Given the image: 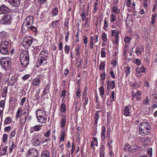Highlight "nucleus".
<instances>
[{
  "instance_id": "f257e3e1",
  "label": "nucleus",
  "mask_w": 157,
  "mask_h": 157,
  "mask_svg": "<svg viewBox=\"0 0 157 157\" xmlns=\"http://www.w3.org/2000/svg\"><path fill=\"white\" fill-rule=\"evenodd\" d=\"M140 133L143 136L147 135L150 132L151 126L149 123L143 122L141 123L139 125Z\"/></svg>"
},
{
  "instance_id": "f03ea898",
  "label": "nucleus",
  "mask_w": 157,
  "mask_h": 157,
  "mask_svg": "<svg viewBox=\"0 0 157 157\" xmlns=\"http://www.w3.org/2000/svg\"><path fill=\"white\" fill-rule=\"evenodd\" d=\"M20 59L21 64L24 67H26L29 63V57L28 53L27 51L22 52L21 54Z\"/></svg>"
},
{
  "instance_id": "7ed1b4c3",
  "label": "nucleus",
  "mask_w": 157,
  "mask_h": 157,
  "mask_svg": "<svg viewBox=\"0 0 157 157\" xmlns=\"http://www.w3.org/2000/svg\"><path fill=\"white\" fill-rule=\"evenodd\" d=\"M33 18L32 16L28 17L26 19L21 28V30L23 33H25L30 28V22L33 21Z\"/></svg>"
},
{
  "instance_id": "20e7f679",
  "label": "nucleus",
  "mask_w": 157,
  "mask_h": 157,
  "mask_svg": "<svg viewBox=\"0 0 157 157\" xmlns=\"http://www.w3.org/2000/svg\"><path fill=\"white\" fill-rule=\"evenodd\" d=\"M0 63L2 67L6 69H8L10 68L11 64V61L9 58H2L1 60Z\"/></svg>"
},
{
  "instance_id": "39448f33",
  "label": "nucleus",
  "mask_w": 157,
  "mask_h": 157,
  "mask_svg": "<svg viewBox=\"0 0 157 157\" xmlns=\"http://www.w3.org/2000/svg\"><path fill=\"white\" fill-rule=\"evenodd\" d=\"M26 157H38V151L34 148L29 150L27 153Z\"/></svg>"
},
{
  "instance_id": "423d86ee",
  "label": "nucleus",
  "mask_w": 157,
  "mask_h": 157,
  "mask_svg": "<svg viewBox=\"0 0 157 157\" xmlns=\"http://www.w3.org/2000/svg\"><path fill=\"white\" fill-rule=\"evenodd\" d=\"M10 11V9L5 5L0 6V14H6Z\"/></svg>"
},
{
  "instance_id": "0eeeda50",
  "label": "nucleus",
  "mask_w": 157,
  "mask_h": 157,
  "mask_svg": "<svg viewBox=\"0 0 157 157\" xmlns=\"http://www.w3.org/2000/svg\"><path fill=\"white\" fill-rule=\"evenodd\" d=\"M11 19V16L10 15L6 14L4 15L1 19V22L5 24V23H7L10 21Z\"/></svg>"
},
{
  "instance_id": "6e6552de",
  "label": "nucleus",
  "mask_w": 157,
  "mask_h": 157,
  "mask_svg": "<svg viewBox=\"0 0 157 157\" xmlns=\"http://www.w3.org/2000/svg\"><path fill=\"white\" fill-rule=\"evenodd\" d=\"M48 59V56L47 53H45L41 56L40 59L39 60L40 63L41 64L44 63V64L47 63V60Z\"/></svg>"
},
{
  "instance_id": "1a4fd4ad",
  "label": "nucleus",
  "mask_w": 157,
  "mask_h": 157,
  "mask_svg": "<svg viewBox=\"0 0 157 157\" xmlns=\"http://www.w3.org/2000/svg\"><path fill=\"white\" fill-rule=\"evenodd\" d=\"M125 146H127V147H128V151L129 152H134L138 148V146L136 144L130 146L128 144H125Z\"/></svg>"
},
{
  "instance_id": "9d476101",
  "label": "nucleus",
  "mask_w": 157,
  "mask_h": 157,
  "mask_svg": "<svg viewBox=\"0 0 157 157\" xmlns=\"http://www.w3.org/2000/svg\"><path fill=\"white\" fill-rule=\"evenodd\" d=\"M38 121L40 123H44L46 121L47 116L46 115H39L36 116Z\"/></svg>"
},
{
  "instance_id": "9b49d317",
  "label": "nucleus",
  "mask_w": 157,
  "mask_h": 157,
  "mask_svg": "<svg viewBox=\"0 0 157 157\" xmlns=\"http://www.w3.org/2000/svg\"><path fill=\"white\" fill-rule=\"evenodd\" d=\"M105 128V126H103L102 127V131L101 133V141L102 142H104V144L105 143V133L106 130Z\"/></svg>"
},
{
  "instance_id": "f8f14e48",
  "label": "nucleus",
  "mask_w": 157,
  "mask_h": 157,
  "mask_svg": "<svg viewBox=\"0 0 157 157\" xmlns=\"http://www.w3.org/2000/svg\"><path fill=\"white\" fill-rule=\"evenodd\" d=\"M20 0H9V2L10 4L14 7H17L20 4Z\"/></svg>"
},
{
  "instance_id": "ddd939ff",
  "label": "nucleus",
  "mask_w": 157,
  "mask_h": 157,
  "mask_svg": "<svg viewBox=\"0 0 157 157\" xmlns=\"http://www.w3.org/2000/svg\"><path fill=\"white\" fill-rule=\"evenodd\" d=\"M115 86V81H113L110 82L109 81H107V89L109 90L110 89H113Z\"/></svg>"
},
{
  "instance_id": "4468645a",
  "label": "nucleus",
  "mask_w": 157,
  "mask_h": 157,
  "mask_svg": "<svg viewBox=\"0 0 157 157\" xmlns=\"http://www.w3.org/2000/svg\"><path fill=\"white\" fill-rule=\"evenodd\" d=\"M144 70H142L139 67H137L136 69V76L140 77H141L142 75V72H145L146 69L144 68Z\"/></svg>"
},
{
  "instance_id": "2eb2a0df",
  "label": "nucleus",
  "mask_w": 157,
  "mask_h": 157,
  "mask_svg": "<svg viewBox=\"0 0 157 157\" xmlns=\"http://www.w3.org/2000/svg\"><path fill=\"white\" fill-rule=\"evenodd\" d=\"M0 52L3 55H8L10 52L9 48H7L0 47Z\"/></svg>"
},
{
  "instance_id": "dca6fc26",
  "label": "nucleus",
  "mask_w": 157,
  "mask_h": 157,
  "mask_svg": "<svg viewBox=\"0 0 157 157\" xmlns=\"http://www.w3.org/2000/svg\"><path fill=\"white\" fill-rule=\"evenodd\" d=\"M33 38L30 36H29L27 39L24 41V43H25V44L27 45L28 46H30L32 43Z\"/></svg>"
},
{
  "instance_id": "f3484780",
  "label": "nucleus",
  "mask_w": 157,
  "mask_h": 157,
  "mask_svg": "<svg viewBox=\"0 0 157 157\" xmlns=\"http://www.w3.org/2000/svg\"><path fill=\"white\" fill-rule=\"evenodd\" d=\"M9 43L6 41H4L1 42L0 44V47H2L7 48H9Z\"/></svg>"
},
{
  "instance_id": "a211bd4d",
  "label": "nucleus",
  "mask_w": 157,
  "mask_h": 157,
  "mask_svg": "<svg viewBox=\"0 0 157 157\" xmlns=\"http://www.w3.org/2000/svg\"><path fill=\"white\" fill-rule=\"evenodd\" d=\"M40 79L38 78H36L33 81L32 85L35 86H37L40 84Z\"/></svg>"
},
{
  "instance_id": "6ab92c4d",
  "label": "nucleus",
  "mask_w": 157,
  "mask_h": 157,
  "mask_svg": "<svg viewBox=\"0 0 157 157\" xmlns=\"http://www.w3.org/2000/svg\"><path fill=\"white\" fill-rule=\"evenodd\" d=\"M32 140H34V142L33 143V146H38L40 145V142L39 141V139H36L34 140V138H33L32 139Z\"/></svg>"
},
{
  "instance_id": "aec40b11",
  "label": "nucleus",
  "mask_w": 157,
  "mask_h": 157,
  "mask_svg": "<svg viewBox=\"0 0 157 157\" xmlns=\"http://www.w3.org/2000/svg\"><path fill=\"white\" fill-rule=\"evenodd\" d=\"M123 114L127 116H129V109L128 106H126L124 107V110Z\"/></svg>"
},
{
  "instance_id": "412c9836",
  "label": "nucleus",
  "mask_w": 157,
  "mask_h": 157,
  "mask_svg": "<svg viewBox=\"0 0 157 157\" xmlns=\"http://www.w3.org/2000/svg\"><path fill=\"white\" fill-rule=\"evenodd\" d=\"M100 112V111H97V112L95 113V114L94 116V117L95 119V124L97 125V123H98V121L99 119V118L100 117L99 115V114L98 113V112Z\"/></svg>"
},
{
  "instance_id": "4be33fe9",
  "label": "nucleus",
  "mask_w": 157,
  "mask_h": 157,
  "mask_svg": "<svg viewBox=\"0 0 157 157\" xmlns=\"http://www.w3.org/2000/svg\"><path fill=\"white\" fill-rule=\"evenodd\" d=\"M58 14V8L55 7L53 9L52 12V16H55L57 15Z\"/></svg>"
},
{
  "instance_id": "5701e85b",
  "label": "nucleus",
  "mask_w": 157,
  "mask_h": 157,
  "mask_svg": "<svg viewBox=\"0 0 157 157\" xmlns=\"http://www.w3.org/2000/svg\"><path fill=\"white\" fill-rule=\"evenodd\" d=\"M49 152L47 151H44L41 154V157H49Z\"/></svg>"
},
{
  "instance_id": "b1692460",
  "label": "nucleus",
  "mask_w": 157,
  "mask_h": 157,
  "mask_svg": "<svg viewBox=\"0 0 157 157\" xmlns=\"http://www.w3.org/2000/svg\"><path fill=\"white\" fill-rule=\"evenodd\" d=\"M50 88V86L48 84L46 86V87L44 88V92H43V94L44 95H46L49 92V89Z\"/></svg>"
},
{
  "instance_id": "393cba45",
  "label": "nucleus",
  "mask_w": 157,
  "mask_h": 157,
  "mask_svg": "<svg viewBox=\"0 0 157 157\" xmlns=\"http://www.w3.org/2000/svg\"><path fill=\"white\" fill-rule=\"evenodd\" d=\"M36 116L39 115H42V114L43 115H46V113L44 111L38 110L36 111Z\"/></svg>"
},
{
  "instance_id": "a878e982",
  "label": "nucleus",
  "mask_w": 157,
  "mask_h": 157,
  "mask_svg": "<svg viewBox=\"0 0 157 157\" xmlns=\"http://www.w3.org/2000/svg\"><path fill=\"white\" fill-rule=\"evenodd\" d=\"M157 17V15L155 14H153L152 15V17L151 18V23L152 24L154 25V24L155 22V21L156 19V18Z\"/></svg>"
},
{
  "instance_id": "bb28decb",
  "label": "nucleus",
  "mask_w": 157,
  "mask_h": 157,
  "mask_svg": "<svg viewBox=\"0 0 157 157\" xmlns=\"http://www.w3.org/2000/svg\"><path fill=\"white\" fill-rule=\"evenodd\" d=\"M11 121L12 120L11 117H8L5 119L4 122V124H9L10 123Z\"/></svg>"
},
{
  "instance_id": "cd10ccee",
  "label": "nucleus",
  "mask_w": 157,
  "mask_h": 157,
  "mask_svg": "<svg viewBox=\"0 0 157 157\" xmlns=\"http://www.w3.org/2000/svg\"><path fill=\"white\" fill-rule=\"evenodd\" d=\"M144 104L148 105L150 103V100L148 97H146L144 99L143 102Z\"/></svg>"
},
{
  "instance_id": "c85d7f7f",
  "label": "nucleus",
  "mask_w": 157,
  "mask_h": 157,
  "mask_svg": "<svg viewBox=\"0 0 157 157\" xmlns=\"http://www.w3.org/2000/svg\"><path fill=\"white\" fill-rule=\"evenodd\" d=\"M42 126L41 125H36L33 127V128L35 131L38 132L41 129Z\"/></svg>"
},
{
  "instance_id": "c756f323",
  "label": "nucleus",
  "mask_w": 157,
  "mask_h": 157,
  "mask_svg": "<svg viewBox=\"0 0 157 157\" xmlns=\"http://www.w3.org/2000/svg\"><path fill=\"white\" fill-rule=\"evenodd\" d=\"M66 105L64 103H62L60 106V109L63 112H65L66 111Z\"/></svg>"
},
{
  "instance_id": "7c9ffc66",
  "label": "nucleus",
  "mask_w": 157,
  "mask_h": 157,
  "mask_svg": "<svg viewBox=\"0 0 157 157\" xmlns=\"http://www.w3.org/2000/svg\"><path fill=\"white\" fill-rule=\"evenodd\" d=\"M16 147V145L14 142H13L12 143V145L10 147V153H11L13 152V149Z\"/></svg>"
},
{
  "instance_id": "2f4dec72",
  "label": "nucleus",
  "mask_w": 157,
  "mask_h": 157,
  "mask_svg": "<svg viewBox=\"0 0 157 157\" xmlns=\"http://www.w3.org/2000/svg\"><path fill=\"white\" fill-rule=\"evenodd\" d=\"M59 22V20H57L56 21H53L52 23V28H56L57 26V24H58Z\"/></svg>"
},
{
  "instance_id": "473e14b6",
  "label": "nucleus",
  "mask_w": 157,
  "mask_h": 157,
  "mask_svg": "<svg viewBox=\"0 0 157 157\" xmlns=\"http://www.w3.org/2000/svg\"><path fill=\"white\" fill-rule=\"evenodd\" d=\"M100 94L101 97H102V95L104 94L105 89L104 87L102 86H101L99 88Z\"/></svg>"
},
{
  "instance_id": "72a5a7b5",
  "label": "nucleus",
  "mask_w": 157,
  "mask_h": 157,
  "mask_svg": "<svg viewBox=\"0 0 157 157\" xmlns=\"http://www.w3.org/2000/svg\"><path fill=\"white\" fill-rule=\"evenodd\" d=\"M70 46L66 45L64 47V51L65 53L68 54L70 51Z\"/></svg>"
},
{
  "instance_id": "f704fd0d",
  "label": "nucleus",
  "mask_w": 157,
  "mask_h": 157,
  "mask_svg": "<svg viewBox=\"0 0 157 157\" xmlns=\"http://www.w3.org/2000/svg\"><path fill=\"white\" fill-rule=\"evenodd\" d=\"M131 67L129 66H128L125 69V72L126 73V76H128L130 72V69Z\"/></svg>"
},
{
  "instance_id": "c9c22d12",
  "label": "nucleus",
  "mask_w": 157,
  "mask_h": 157,
  "mask_svg": "<svg viewBox=\"0 0 157 157\" xmlns=\"http://www.w3.org/2000/svg\"><path fill=\"white\" fill-rule=\"evenodd\" d=\"M8 139V135L6 134H4L3 135L2 140L4 143L7 142Z\"/></svg>"
},
{
  "instance_id": "e433bc0d",
  "label": "nucleus",
  "mask_w": 157,
  "mask_h": 157,
  "mask_svg": "<svg viewBox=\"0 0 157 157\" xmlns=\"http://www.w3.org/2000/svg\"><path fill=\"white\" fill-rule=\"evenodd\" d=\"M5 100H1L0 101V107L3 109L5 107Z\"/></svg>"
},
{
  "instance_id": "4c0bfd02",
  "label": "nucleus",
  "mask_w": 157,
  "mask_h": 157,
  "mask_svg": "<svg viewBox=\"0 0 157 157\" xmlns=\"http://www.w3.org/2000/svg\"><path fill=\"white\" fill-rule=\"evenodd\" d=\"M66 123V121L65 119H63L61 121V128H63L64 127Z\"/></svg>"
},
{
  "instance_id": "58836bf2",
  "label": "nucleus",
  "mask_w": 157,
  "mask_h": 157,
  "mask_svg": "<svg viewBox=\"0 0 157 157\" xmlns=\"http://www.w3.org/2000/svg\"><path fill=\"white\" fill-rule=\"evenodd\" d=\"M113 11L114 13L118 14L120 12V10H118L116 6H114L113 7Z\"/></svg>"
},
{
  "instance_id": "ea45409f",
  "label": "nucleus",
  "mask_w": 157,
  "mask_h": 157,
  "mask_svg": "<svg viewBox=\"0 0 157 157\" xmlns=\"http://www.w3.org/2000/svg\"><path fill=\"white\" fill-rule=\"evenodd\" d=\"M105 62H102L101 63L99 66L100 70H102L104 69L105 66Z\"/></svg>"
},
{
  "instance_id": "a19ab883",
  "label": "nucleus",
  "mask_w": 157,
  "mask_h": 157,
  "mask_svg": "<svg viewBox=\"0 0 157 157\" xmlns=\"http://www.w3.org/2000/svg\"><path fill=\"white\" fill-rule=\"evenodd\" d=\"M118 35L119 33L118 31H117L116 33V36H115V40L114 41V43L117 44L118 43Z\"/></svg>"
},
{
  "instance_id": "79ce46f5",
  "label": "nucleus",
  "mask_w": 157,
  "mask_h": 157,
  "mask_svg": "<svg viewBox=\"0 0 157 157\" xmlns=\"http://www.w3.org/2000/svg\"><path fill=\"white\" fill-rule=\"evenodd\" d=\"M27 118V117H25V119H24L23 118H22L21 119L20 121V122L21 125H23L24 124L25 121L26 120Z\"/></svg>"
},
{
  "instance_id": "37998d69",
  "label": "nucleus",
  "mask_w": 157,
  "mask_h": 157,
  "mask_svg": "<svg viewBox=\"0 0 157 157\" xmlns=\"http://www.w3.org/2000/svg\"><path fill=\"white\" fill-rule=\"evenodd\" d=\"M105 49V48H102L101 49V56L102 58H104L105 57V53L106 52L105 51L103 50V49Z\"/></svg>"
},
{
  "instance_id": "c03bdc74",
  "label": "nucleus",
  "mask_w": 157,
  "mask_h": 157,
  "mask_svg": "<svg viewBox=\"0 0 157 157\" xmlns=\"http://www.w3.org/2000/svg\"><path fill=\"white\" fill-rule=\"evenodd\" d=\"M102 37L104 41L105 42L107 41V35L105 33H104L102 34Z\"/></svg>"
},
{
  "instance_id": "a18cd8bd",
  "label": "nucleus",
  "mask_w": 157,
  "mask_h": 157,
  "mask_svg": "<svg viewBox=\"0 0 157 157\" xmlns=\"http://www.w3.org/2000/svg\"><path fill=\"white\" fill-rule=\"evenodd\" d=\"M152 149L151 148H149L147 150V153L149 155V156H151L152 155Z\"/></svg>"
},
{
  "instance_id": "49530a36",
  "label": "nucleus",
  "mask_w": 157,
  "mask_h": 157,
  "mask_svg": "<svg viewBox=\"0 0 157 157\" xmlns=\"http://www.w3.org/2000/svg\"><path fill=\"white\" fill-rule=\"evenodd\" d=\"M112 95L110 97V99L111 100V101H114V98L115 97V93L114 91H112L111 92Z\"/></svg>"
},
{
  "instance_id": "de8ad7c7",
  "label": "nucleus",
  "mask_w": 157,
  "mask_h": 157,
  "mask_svg": "<svg viewBox=\"0 0 157 157\" xmlns=\"http://www.w3.org/2000/svg\"><path fill=\"white\" fill-rule=\"evenodd\" d=\"M133 61L134 63L137 65H139L140 63V60L138 59H134Z\"/></svg>"
},
{
  "instance_id": "09e8293b",
  "label": "nucleus",
  "mask_w": 157,
  "mask_h": 157,
  "mask_svg": "<svg viewBox=\"0 0 157 157\" xmlns=\"http://www.w3.org/2000/svg\"><path fill=\"white\" fill-rule=\"evenodd\" d=\"M15 134L16 132L14 130H13L12 131L10 135V138H11L13 137H14L15 136Z\"/></svg>"
},
{
  "instance_id": "8fccbe9b",
  "label": "nucleus",
  "mask_w": 157,
  "mask_h": 157,
  "mask_svg": "<svg viewBox=\"0 0 157 157\" xmlns=\"http://www.w3.org/2000/svg\"><path fill=\"white\" fill-rule=\"evenodd\" d=\"M50 134L51 132L50 131L48 130L47 132H46L44 134V136L48 138L50 136Z\"/></svg>"
},
{
  "instance_id": "3c124183",
  "label": "nucleus",
  "mask_w": 157,
  "mask_h": 157,
  "mask_svg": "<svg viewBox=\"0 0 157 157\" xmlns=\"http://www.w3.org/2000/svg\"><path fill=\"white\" fill-rule=\"evenodd\" d=\"M30 76V75L27 74L25 75L22 77V79L24 80H27Z\"/></svg>"
},
{
  "instance_id": "603ef678",
  "label": "nucleus",
  "mask_w": 157,
  "mask_h": 157,
  "mask_svg": "<svg viewBox=\"0 0 157 157\" xmlns=\"http://www.w3.org/2000/svg\"><path fill=\"white\" fill-rule=\"evenodd\" d=\"M105 72H104L101 74V78L102 80H104L105 78Z\"/></svg>"
},
{
  "instance_id": "864d4df0",
  "label": "nucleus",
  "mask_w": 157,
  "mask_h": 157,
  "mask_svg": "<svg viewBox=\"0 0 157 157\" xmlns=\"http://www.w3.org/2000/svg\"><path fill=\"white\" fill-rule=\"evenodd\" d=\"M111 18L110 19L111 22H113L116 20V17L113 14H112L110 16Z\"/></svg>"
},
{
  "instance_id": "5fc2aeb1",
  "label": "nucleus",
  "mask_w": 157,
  "mask_h": 157,
  "mask_svg": "<svg viewBox=\"0 0 157 157\" xmlns=\"http://www.w3.org/2000/svg\"><path fill=\"white\" fill-rule=\"evenodd\" d=\"M131 40L130 38L128 36H126L124 39V41L126 43H129Z\"/></svg>"
},
{
  "instance_id": "6e6d98bb",
  "label": "nucleus",
  "mask_w": 157,
  "mask_h": 157,
  "mask_svg": "<svg viewBox=\"0 0 157 157\" xmlns=\"http://www.w3.org/2000/svg\"><path fill=\"white\" fill-rule=\"evenodd\" d=\"M141 49L139 48H136V53L137 55H139V54L141 55Z\"/></svg>"
},
{
  "instance_id": "4d7b16f0",
  "label": "nucleus",
  "mask_w": 157,
  "mask_h": 157,
  "mask_svg": "<svg viewBox=\"0 0 157 157\" xmlns=\"http://www.w3.org/2000/svg\"><path fill=\"white\" fill-rule=\"evenodd\" d=\"M11 129V128L10 126L6 127L4 128L5 131L8 132L10 131Z\"/></svg>"
},
{
  "instance_id": "13d9d810",
  "label": "nucleus",
  "mask_w": 157,
  "mask_h": 157,
  "mask_svg": "<svg viewBox=\"0 0 157 157\" xmlns=\"http://www.w3.org/2000/svg\"><path fill=\"white\" fill-rule=\"evenodd\" d=\"M30 29L31 30H32L33 31L35 32V33H36L37 32V30L36 28L34 26H33L30 27Z\"/></svg>"
},
{
  "instance_id": "bf43d9fd",
  "label": "nucleus",
  "mask_w": 157,
  "mask_h": 157,
  "mask_svg": "<svg viewBox=\"0 0 157 157\" xmlns=\"http://www.w3.org/2000/svg\"><path fill=\"white\" fill-rule=\"evenodd\" d=\"M20 109H18L17 112L16 113V118L17 119L20 116Z\"/></svg>"
},
{
  "instance_id": "052dcab7",
  "label": "nucleus",
  "mask_w": 157,
  "mask_h": 157,
  "mask_svg": "<svg viewBox=\"0 0 157 157\" xmlns=\"http://www.w3.org/2000/svg\"><path fill=\"white\" fill-rule=\"evenodd\" d=\"M65 132H63L60 136V140L61 141H63L64 140V137L65 136Z\"/></svg>"
},
{
  "instance_id": "680f3d73",
  "label": "nucleus",
  "mask_w": 157,
  "mask_h": 157,
  "mask_svg": "<svg viewBox=\"0 0 157 157\" xmlns=\"http://www.w3.org/2000/svg\"><path fill=\"white\" fill-rule=\"evenodd\" d=\"M110 73L111 74V77L112 78H116L115 75L113 71L111 69V71Z\"/></svg>"
},
{
  "instance_id": "e2e57ef3",
  "label": "nucleus",
  "mask_w": 157,
  "mask_h": 157,
  "mask_svg": "<svg viewBox=\"0 0 157 157\" xmlns=\"http://www.w3.org/2000/svg\"><path fill=\"white\" fill-rule=\"evenodd\" d=\"M84 39H83V41L84 43L85 44H87L88 42V38L87 37H86L85 36H83Z\"/></svg>"
},
{
  "instance_id": "0e129e2a",
  "label": "nucleus",
  "mask_w": 157,
  "mask_h": 157,
  "mask_svg": "<svg viewBox=\"0 0 157 157\" xmlns=\"http://www.w3.org/2000/svg\"><path fill=\"white\" fill-rule=\"evenodd\" d=\"M80 90L79 89H78L76 93V95L77 97H79L80 96Z\"/></svg>"
},
{
  "instance_id": "69168bd1",
  "label": "nucleus",
  "mask_w": 157,
  "mask_h": 157,
  "mask_svg": "<svg viewBox=\"0 0 157 157\" xmlns=\"http://www.w3.org/2000/svg\"><path fill=\"white\" fill-rule=\"evenodd\" d=\"M6 34L5 33H2L0 34V38L1 39H5L6 38Z\"/></svg>"
},
{
  "instance_id": "338daca9",
  "label": "nucleus",
  "mask_w": 157,
  "mask_h": 157,
  "mask_svg": "<svg viewBox=\"0 0 157 157\" xmlns=\"http://www.w3.org/2000/svg\"><path fill=\"white\" fill-rule=\"evenodd\" d=\"M81 16L82 21H84L86 17V15L85 13L82 12V13Z\"/></svg>"
},
{
  "instance_id": "774afa93",
  "label": "nucleus",
  "mask_w": 157,
  "mask_h": 157,
  "mask_svg": "<svg viewBox=\"0 0 157 157\" xmlns=\"http://www.w3.org/2000/svg\"><path fill=\"white\" fill-rule=\"evenodd\" d=\"M26 98L24 97L21 100V101L20 103V105H23L24 103L25 102V100H26Z\"/></svg>"
}]
</instances>
